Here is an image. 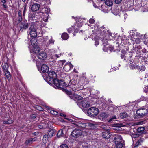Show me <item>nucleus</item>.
<instances>
[{
  "instance_id": "f257e3e1",
  "label": "nucleus",
  "mask_w": 148,
  "mask_h": 148,
  "mask_svg": "<svg viewBox=\"0 0 148 148\" xmlns=\"http://www.w3.org/2000/svg\"><path fill=\"white\" fill-rule=\"evenodd\" d=\"M49 83L54 84L56 88H61V86H68L67 84L64 81L62 80H59L56 78L53 79V81L49 82Z\"/></svg>"
},
{
  "instance_id": "f03ea898",
  "label": "nucleus",
  "mask_w": 148,
  "mask_h": 148,
  "mask_svg": "<svg viewBox=\"0 0 148 148\" xmlns=\"http://www.w3.org/2000/svg\"><path fill=\"white\" fill-rule=\"evenodd\" d=\"M95 34H99V33L103 36V37H106L107 36H111L112 33L108 30H106L105 27L103 26L101 27L100 28L99 30L97 29Z\"/></svg>"
},
{
  "instance_id": "7ed1b4c3",
  "label": "nucleus",
  "mask_w": 148,
  "mask_h": 148,
  "mask_svg": "<svg viewBox=\"0 0 148 148\" xmlns=\"http://www.w3.org/2000/svg\"><path fill=\"white\" fill-rule=\"evenodd\" d=\"M114 141L116 148H122L123 141L121 135H116L114 138Z\"/></svg>"
},
{
  "instance_id": "20e7f679",
  "label": "nucleus",
  "mask_w": 148,
  "mask_h": 148,
  "mask_svg": "<svg viewBox=\"0 0 148 148\" xmlns=\"http://www.w3.org/2000/svg\"><path fill=\"white\" fill-rule=\"evenodd\" d=\"M99 111L97 108L92 107L88 109L87 113L88 115L90 117H94L98 115Z\"/></svg>"
},
{
  "instance_id": "39448f33",
  "label": "nucleus",
  "mask_w": 148,
  "mask_h": 148,
  "mask_svg": "<svg viewBox=\"0 0 148 148\" xmlns=\"http://www.w3.org/2000/svg\"><path fill=\"white\" fill-rule=\"evenodd\" d=\"M19 27L20 30L21 32L25 31L28 28H29L30 25L28 24L26 20H23L19 24Z\"/></svg>"
},
{
  "instance_id": "423d86ee",
  "label": "nucleus",
  "mask_w": 148,
  "mask_h": 148,
  "mask_svg": "<svg viewBox=\"0 0 148 148\" xmlns=\"http://www.w3.org/2000/svg\"><path fill=\"white\" fill-rule=\"evenodd\" d=\"M47 57V54L45 51H41L37 55H36L34 56L35 58L33 59V61H36L38 58L42 60H44L46 59Z\"/></svg>"
},
{
  "instance_id": "0eeeda50",
  "label": "nucleus",
  "mask_w": 148,
  "mask_h": 148,
  "mask_svg": "<svg viewBox=\"0 0 148 148\" xmlns=\"http://www.w3.org/2000/svg\"><path fill=\"white\" fill-rule=\"evenodd\" d=\"M48 77H47V81L49 82L53 81V79H56L57 77V74L55 72L53 71H50L48 73Z\"/></svg>"
},
{
  "instance_id": "6e6552de",
  "label": "nucleus",
  "mask_w": 148,
  "mask_h": 148,
  "mask_svg": "<svg viewBox=\"0 0 148 148\" xmlns=\"http://www.w3.org/2000/svg\"><path fill=\"white\" fill-rule=\"evenodd\" d=\"M77 105L79 107H82L84 108H86L90 106V104L87 99H84L81 102H77Z\"/></svg>"
},
{
  "instance_id": "1a4fd4ad",
  "label": "nucleus",
  "mask_w": 148,
  "mask_h": 148,
  "mask_svg": "<svg viewBox=\"0 0 148 148\" xmlns=\"http://www.w3.org/2000/svg\"><path fill=\"white\" fill-rule=\"evenodd\" d=\"M82 131L79 129H75L73 130L71 133L72 137L77 138L80 136L82 134Z\"/></svg>"
},
{
  "instance_id": "9d476101",
  "label": "nucleus",
  "mask_w": 148,
  "mask_h": 148,
  "mask_svg": "<svg viewBox=\"0 0 148 148\" xmlns=\"http://www.w3.org/2000/svg\"><path fill=\"white\" fill-rule=\"evenodd\" d=\"M148 110L147 109L140 108L136 111V113L138 115L141 117H143L147 114Z\"/></svg>"
},
{
  "instance_id": "9b49d317",
  "label": "nucleus",
  "mask_w": 148,
  "mask_h": 148,
  "mask_svg": "<svg viewBox=\"0 0 148 148\" xmlns=\"http://www.w3.org/2000/svg\"><path fill=\"white\" fill-rule=\"evenodd\" d=\"M30 34L31 37L33 38H36L37 36L36 31L35 28V26L33 24L30 25L29 28Z\"/></svg>"
},
{
  "instance_id": "f8f14e48",
  "label": "nucleus",
  "mask_w": 148,
  "mask_h": 148,
  "mask_svg": "<svg viewBox=\"0 0 148 148\" xmlns=\"http://www.w3.org/2000/svg\"><path fill=\"white\" fill-rule=\"evenodd\" d=\"M40 51V48L38 46L33 47L32 49V51L33 52L32 54V58L33 59L35 58L34 56L36 53H38Z\"/></svg>"
},
{
  "instance_id": "ddd939ff",
  "label": "nucleus",
  "mask_w": 148,
  "mask_h": 148,
  "mask_svg": "<svg viewBox=\"0 0 148 148\" xmlns=\"http://www.w3.org/2000/svg\"><path fill=\"white\" fill-rule=\"evenodd\" d=\"M73 68V65L71 62H69L65 64L63 67L64 69L66 71H69Z\"/></svg>"
},
{
  "instance_id": "4468645a",
  "label": "nucleus",
  "mask_w": 148,
  "mask_h": 148,
  "mask_svg": "<svg viewBox=\"0 0 148 148\" xmlns=\"http://www.w3.org/2000/svg\"><path fill=\"white\" fill-rule=\"evenodd\" d=\"M108 116V114L105 112L100 114L98 116V119L102 121H103Z\"/></svg>"
},
{
  "instance_id": "2eb2a0df",
  "label": "nucleus",
  "mask_w": 148,
  "mask_h": 148,
  "mask_svg": "<svg viewBox=\"0 0 148 148\" xmlns=\"http://www.w3.org/2000/svg\"><path fill=\"white\" fill-rule=\"evenodd\" d=\"M40 5L39 4L35 3L33 4L31 7V9L33 11H36L39 8Z\"/></svg>"
},
{
  "instance_id": "dca6fc26",
  "label": "nucleus",
  "mask_w": 148,
  "mask_h": 148,
  "mask_svg": "<svg viewBox=\"0 0 148 148\" xmlns=\"http://www.w3.org/2000/svg\"><path fill=\"white\" fill-rule=\"evenodd\" d=\"M41 70L42 72L47 73L49 71V68L47 65L43 64L41 66Z\"/></svg>"
},
{
  "instance_id": "f3484780",
  "label": "nucleus",
  "mask_w": 148,
  "mask_h": 148,
  "mask_svg": "<svg viewBox=\"0 0 148 148\" xmlns=\"http://www.w3.org/2000/svg\"><path fill=\"white\" fill-rule=\"evenodd\" d=\"M36 138L29 139L26 140L25 142V143L27 145H29L32 144L33 142L36 141Z\"/></svg>"
},
{
  "instance_id": "a211bd4d",
  "label": "nucleus",
  "mask_w": 148,
  "mask_h": 148,
  "mask_svg": "<svg viewBox=\"0 0 148 148\" xmlns=\"http://www.w3.org/2000/svg\"><path fill=\"white\" fill-rule=\"evenodd\" d=\"M88 125V123H83L81 122H78L77 124V126L78 127L82 128H85Z\"/></svg>"
},
{
  "instance_id": "6ab92c4d",
  "label": "nucleus",
  "mask_w": 148,
  "mask_h": 148,
  "mask_svg": "<svg viewBox=\"0 0 148 148\" xmlns=\"http://www.w3.org/2000/svg\"><path fill=\"white\" fill-rule=\"evenodd\" d=\"M102 136L104 138H109L110 137V134L108 132L105 131L102 132Z\"/></svg>"
},
{
  "instance_id": "aec40b11",
  "label": "nucleus",
  "mask_w": 148,
  "mask_h": 148,
  "mask_svg": "<svg viewBox=\"0 0 148 148\" xmlns=\"http://www.w3.org/2000/svg\"><path fill=\"white\" fill-rule=\"evenodd\" d=\"M110 46H108V45H104L103 48V51L105 52H107L108 50H109L110 51L112 49L113 47H110Z\"/></svg>"
},
{
  "instance_id": "412c9836",
  "label": "nucleus",
  "mask_w": 148,
  "mask_h": 148,
  "mask_svg": "<svg viewBox=\"0 0 148 148\" xmlns=\"http://www.w3.org/2000/svg\"><path fill=\"white\" fill-rule=\"evenodd\" d=\"M31 45L33 47L38 46V42L36 39H32L31 40Z\"/></svg>"
},
{
  "instance_id": "4be33fe9",
  "label": "nucleus",
  "mask_w": 148,
  "mask_h": 148,
  "mask_svg": "<svg viewBox=\"0 0 148 148\" xmlns=\"http://www.w3.org/2000/svg\"><path fill=\"white\" fill-rule=\"evenodd\" d=\"M2 68L4 73L5 72L8 71V65L7 63H5L4 64H2Z\"/></svg>"
},
{
  "instance_id": "5701e85b",
  "label": "nucleus",
  "mask_w": 148,
  "mask_h": 148,
  "mask_svg": "<svg viewBox=\"0 0 148 148\" xmlns=\"http://www.w3.org/2000/svg\"><path fill=\"white\" fill-rule=\"evenodd\" d=\"M64 135L63 130L62 129H60L58 132L57 134V136L58 138H60L63 136Z\"/></svg>"
},
{
  "instance_id": "b1692460",
  "label": "nucleus",
  "mask_w": 148,
  "mask_h": 148,
  "mask_svg": "<svg viewBox=\"0 0 148 148\" xmlns=\"http://www.w3.org/2000/svg\"><path fill=\"white\" fill-rule=\"evenodd\" d=\"M56 130L54 129L50 130L48 132V135L49 138H51L55 134Z\"/></svg>"
},
{
  "instance_id": "393cba45",
  "label": "nucleus",
  "mask_w": 148,
  "mask_h": 148,
  "mask_svg": "<svg viewBox=\"0 0 148 148\" xmlns=\"http://www.w3.org/2000/svg\"><path fill=\"white\" fill-rule=\"evenodd\" d=\"M101 10L102 11L105 13H108L110 11L108 8L105 5H102Z\"/></svg>"
},
{
  "instance_id": "a878e982",
  "label": "nucleus",
  "mask_w": 148,
  "mask_h": 148,
  "mask_svg": "<svg viewBox=\"0 0 148 148\" xmlns=\"http://www.w3.org/2000/svg\"><path fill=\"white\" fill-rule=\"evenodd\" d=\"M105 4L108 6H111L113 5V2L111 0H106L105 1Z\"/></svg>"
},
{
  "instance_id": "bb28decb",
  "label": "nucleus",
  "mask_w": 148,
  "mask_h": 148,
  "mask_svg": "<svg viewBox=\"0 0 148 148\" xmlns=\"http://www.w3.org/2000/svg\"><path fill=\"white\" fill-rule=\"evenodd\" d=\"M5 75L8 80L9 81L11 78V75L10 72L7 71L5 72Z\"/></svg>"
},
{
  "instance_id": "cd10ccee",
  "label": "nucleus",
  "mask_w": 148,
  "mask_h": 148,
  "mask_svg": "<svg viewBox=\"0 0 148 148\" xmlns=\"http://www.w3.org/2000/svg\"><path fill=\"white\" fill-rule=\"evenodd\" d=\"M61 37L62 39L66 40L68 39V35L67 33H64L62 34Z\"/></svg>"
},
{
  "instance_id": "c85d7f7f",
  "label": "nucleus",
  "mask_w": 148,
  "mask_h": 148,
  "mask_svg": "<svg viewBox=\"0 0 148 148\" xmlns=\"http://www.w3.org/2000/svg\"><path fill=\"white\" fill-rule=\"evenodd\" d=\"M29 17L30 19H31L32 20H36V19L35 18L36 17V16L34 13L29 14Z\"/></svg>"
},
{
  "instance_id": "c756f323",
  "label": "nucleus",
  "mask_w": 148,
  "mask_h": 148,
  "mask_svg": "<svg viewBox=\"0 0 148 148\" xmlns=\"http://www.w3.org/2000/svg\"><path fill=\"white\" fill-rule=\"evenodd\" d=\"M74 96L75 98L78 100H82L83 98L81 96L79 95H78L76 93H75L74 95Z\"/></svg>"
},
{
  "instance_id": "7c9ffc66",
  "label": "nucleus",
  "mask_w": 148,
  "mask_h": 148,
  "mask_svg": "<svg viewBox=\"0 0 148 148\" xmlns=\"http://www.w3.org/2000/svg\"><path fill=\"white\" fill-rule=\"evenodd\" d=\"M54 42L55 40L53 39L52 37L51 36L50 38L49 39V41L47 43V44L49 45H53L54 44Z\"/></svg>"
},
{
  "instance_id": "2f4dec72",
  "label": "nucleus",
  "mask_w": 148,
  "mask_h": 148,
  "mask_svg": "<svg viewBox=\"0 0 148 148\" xmlns=\"http://www.w3.org/2000/svg\"><path fill=\"white\" fill-rule=\"evenodd\" d=\"M112 12L113 14L115 15H117L119 13V9L117 8H116L113 10Z\"/></svg>"
},
{
  "instance_id": "473e14b6",
  "label": "nucleus",
  "mask_w": 148,
  "mask_h": 148,
  "mask_svg": "<svg viewBox=\"0 0 148 148\" xmlns=\"http://www.w3.org/2000/svg\"><path fill=\"white\" fill-rule=\"evenodd\" d=\"M13 121L11 119H8L7 121H4L3 122V123L4 124H11L12 123Z\"/></svg>"
},
{
  "instance_id": "72a5a7b5",
  "label": "nucleus",
  "mask_w": 148,
  "mask_h": 148,
  "mask_svg": "<svg viewBox=\"0 0 148 148\" xmlns=\"http://www.w3.org/2000/svg\"><path fill=\"white\" fill-rule=\"evenodd\" d=\"M65 62L66 61L64 60L59 61L58 62V64L59 65L60 67H62Z\"/></svg>"
},
{
  "instance_id": "f704fd0d",
  "label": "nucleus",
  "mask_w": 148,
  "mask_h": 148,
  "mask_svg": "<svg viewBox=\"0 0 148 148\" xmlns=\"http://www.w3.org/2000/svg\"><path fill=\"white\" fill-rule=\"evenodd\" d=\"M128 116V115L125 112H123L122 113L120 114V117L121 118L123 119L125 118H126V117Z\"/></svg>"
},
{
  "instance_id": "c9c22d12",
  "label": "nucleus",
  "mask_w": 148,
  "mask_h": 148,
  "mask_svg": "<svg viewBox=\"0 0 148 148\" xmlns=\"http://www.w3.org/2000/svg\"><path fill=\"white\" fill-rule=\"evenodd\" d=\"M145 128L143 127H139L137 129V131L139 133L142 132L145 130Z\"/></svg>"
},
{
  "instance_id": "e433bc0d",
  "label": "nucleus",
  "mask_w": 148,
  "mask_h": 148,
  "mask_svg": "<svg viewBox=\"0 0 148 148\" xmlns=\"http://www.w3.org/2000/svg\"><path fill=\"white\" fill-rule=\"evenodd\" d=\"M49 139V136L47 134H45L43 136V141H47Z\"/></svg>"
},
{
  "instance_id": "4c0bfd02",
  "label": "nucleus",
  "mask_w": 148,
  "mask_h": 148,
  "mask_svg": "<svg viewBox=\"0 0 148 148\" xmlns=\"http://www.w3.org/2000/svg\"><path fill=\"white\" fill-rule=\"evenodd\" d=\"M1 2L3 4V7L5 8H8L7 6L6 5L4 4L6 2V0H1Z\"/></svg>"
},
{
  "instance_id": "58836bf2",
  "label": "nucleus",
  "mask_w": 148,
  "mask_h": 148,
  "mask_svg": "<svg viewBox=\"0 0 148 148\" xmlns=\"http://www.w3.org/2000/svg\"><path fill=\"white\" fill-rule=\"evenodd\" d=\"M141 142V141L140 140L137 141L135 144V145L134 147V148L138 147V145H140Z\"/></svg>"
},
{
  "instance_id": "ea45409f",
  "label": "nucleus",
  "mask_w": 148,
  "mask_h": 148,
  "mask_svg": "<svg viewBox=\"0 0 148 148\" xmlns=\"http://www.w3.org/2000/svg\"><path fill=\"white\" fill-rule=\"evenodd\" d=\"M51 114L53 115H57L58 114V112L53 110H51L50 111Z\"/></svg>"
},
{
  "instance_id": "a19ab883",
  "label": "nucleus",
  "mask_w": 148,
  "mask_h": 148,
  "mask_svg": "<svg viewBox=\"0 0 148 148\" xmlns=\"http://www.w3.org/2000/svg\"><path fill=\"white\" fill-rule=\"evenodd\" d=\"M71 84L73 85H75L77 83L76 81L74 79H72L70 81Z\"/></svg>"
},
{
  "instance_id": "79ce46f5",
  "label": "nucleus",
  "mask_w": 148,
  "mask_h": 148,
  "mask_svg": "<svg viewBox=\"0 0 148 148\" xmlns=\"http://www.w3.org/2000/svg\"><path fill=\"white\" fill-rule=\"evenodd\" d=\"M60 148H68V147L66 144H63L60 146Z\"/></svg>"
},
{
  "instance_id": "37998d69",
  "label": "nucleus",
  "mask_w": 148,
  "mask_h": 148,
  "mask_svg": "<svg viewBox=\"0 0 148 148\" xmlns=\"http://www.w3.org/2000/svg\"><path fill=\"white\" fill-rule=\"evenodd\" d=\"M88 143H84L82 145V148H87L88 147Z\"/></svg>"
},
{
  "instance_id": "c03bdc74",
  "label": "nucleus",
  "mask_w": 148,
  "mask_h": 148,
  "mask_svg": "<svg viewBox=\"0 0 148 148\" xmlns=\"http://www.w3.org/2000/svg\"><path fill=\"white\" fill-rule=\"evenodd\" d=\"M134 41L136 43L139 44L140 42V39L139 38H135Z\"/></svg>"
},
{
  "instance_id": "a18cd8bd",
  "label": "nucleus",
  "mask_w": 148,
  "mask_h": 148,
  "mask_svg": "<svg viewBox=\"0 0 148 148\" xmlns=\"http://www.w3.org/2000/svg\"><path fill=\"white\" fill-rule=\"evenodd\" d=\"M136 65L134 64H132L130 65V67L132 69H135Z\"/></svg>"
},
{
  "instance_id": "49530a36",
  "label": "nucleus",
  "mask_w": 148,
  "mask_h": 148,
  "mask_svg": "<svg viewBox=\"0 0 148 148\" xmlns=\"http://www.w3.org/2000/svg\"><path fill=\"white\" fill-rule=\"evenodd\" d=\"M22 17H18L17 18L18 23H21L23 21Z\"/></svg>"
},
{
  "instance_id": "de8ad7c7",
  "label": "nucleus",
  "mask_w": 148,
  "mask_h": 148,
  "mask_svg": "<svg viewBox=\"0 0 148 148\" xmlns=\"http://www.w3.org/2000/svg\"><path fill=\"white\" fill-rule=\"evenodd\" d=\"M122 0H115L114 2L116 4H119L121 2Z\"/></svg>"
},
{
  "instance_id": "09e8293b",
  "label": "nucleus",
  "mask_w": 148,
  "mask_h": 148,
  "mask_svg": "<svg viewBox=\"0 0 148 148\" xmlns=\"http://www.w3.org/2000/svg\"><path fill=\"white\" fill-rule=\"evenodd\" d=\"M18 17H22V11L19 10L18 12Z\"/></svg>"
},
{
  "instance_id": "8fccbe9b",
  "label": "nucleus",
  "mask_w": 148,
  "mask_h": 148,
  "mask_svg": "<svg viewBox=\"0 0 148 148\" xmlns=\"http://www.w3.org/2000/svg\"><path fill=\"white\" fill-rule=\"evenodd\" d=\"M148 87L146 86L144 88V91L146 93L148 92Z\"/></svg>"
},
{
  "instance_id": "3c124183",
  "label": "nucleus",
  "mask_w": 148,
  "mask_h": 148,
  "mask_svg": "<svg viewBox=\"0 0 148 148\" xmlns=\"http://www.w3.org/2000/svg\"><path fill=\"white\" fill-rule=\"evenodd\" d=\"M95 22V20L94 19L91 18L89 20V22L90 23H93Z\"/></svg>"
},
{
  "instance_id": "603ef678",
  "label": "nucleus",
  "mask_w": 148,
  "mask_h": 148,
  "mask_svg": "<svg viewBox=\"0 0 148 148\" xmlns=\"http://www.w3.org/2000/svg\"><path fill=\"white\" fill-rule=\"evenodd\" d=\"M68 31L69 33H70L72 31H73V29L72 28H71L69 29H68Z\"/></svg>"
},
{
  "instance_id": "864d4df0",
  "label": "nucleus",
  "mask_w": 148,
  "mask_h": 148,
  "mask_svg": "<svg viewBox=\"0 0 148 148\" xmlns=\"http://www.w3.org/2000/svg\"><path fill=\"white\" fill-rule=\"evenodd\" d=\"M26 10V7L25 6L24 9V10L23 11V14L24 16L25 13V12Z\"/></svg>"
},
{
  "instance_id": "5fc2aeb1",
  "label": "nucleus",
  "mask_w": 148,
  "mask_h": 148,
  "mask_svg": "<svg viewBox=\"0 0 148 148\" xmlns=\"http://www.w3.org/2000/svg\"><path fill=\"white\" fill-rule=\"evenodd\" d=\"M37 108H38V109L39 110L42 111V110H43V108H42L40 106H38Z\"/></svg>"
},
{
  "instance_id": "6e6d98bb",
  "label": "nucleus",
  "mask_w": 148,
  "mask_h": 148,
  "mask_svg": "<svg viewBox=\"0 0 148 148\" xmlns=\"http://www.w3.org/2000/svg\"><path fill=\"white\" fill-rule=\"evenodd\" d=\"M145 67L144 66H143L141 67L140 69V71L142 70V71H144L145 70Z\"/></svg>"
},
{
  "instance_id": "4d7b16f0",
  "label": "nucleus",
  "mask_w": 148,
  "mask_h": 148,
  "mask_svg": "<svg viewBox=\"0 0 148 148\" xmlns=\"http://www.w3.org/2000/svg\"><path fill=\"white\" fill-rule=\"evenodd\" d=\"M36 115L35 114H33V115H32L31 116V118L32 119H34L35 118H36Z\"/></svg>"
},
{
  "instance_id": "13d9d810",
  "label": "nucleus",
  "mask_w": 148,
  "mask_h": 148,
  "mask_svg": "<svg viewBox=\"0 0 148 148\" xmlns=\"http://www.w3.org/2000/svg\"><path fill=\"white\" fill-rule=\"evenodd\" d=\"M84 80L86 81V83H85V84H87L89 82V80H88V79H87V78H85L84 79Z\"/></svg>"
},
{
  "instance_id": "bf43d9fd",
  "label": "nucleus",
  "mask_w": 148,
  "mask_h": 148,
  "mask_svg": "<svg viewBox=\"0 0 148 148\" xmlns=\"http://www.w3.org/2000/svg\"><path fill=\"white\" fill-rule=\"evenodd\" d=\"M94 40H95V44L96 45H97L99 44V42L98 41H96L95 39H94Z\"/></svg>"
},
{
  "instance_id": "052dcab7",
  "label": "nucleus",
  "mask_w": 148,
  "mask_h": 148,
  "mask_svg": "<svg viewBox=\"0 0 148 148\" xmlns=\"http://www.w3.org/2000/svg\"><path fill=\"white\" fill-rule=\"evenodd\" d=\"M93 6L95 8H98V6L94 2H93Z\"/></svg>"
},
{
  "instance_id": "680f3d73",
  "label": "nucleus",
  "mask_w": 148,
  "mask_h": 148,
  "mask_svg": "<svg viewBox=\"0 0 148 148\" xmlns=\"http://www.w3.org/2000/svg\"><path fill=\"white\" fill-rule=\"evenodd\" d=\"M135 69H137L138 70L140 69V67L138 65H136Z\"/></svg>"
},
{
  "instance_id": "e2e57ef3",
  "label": "nucleus",
  "mask_w": 148,
  "mask_h": 148,
  "mask_svg": "<svg viewBox=\"0 0 148 148\" xmlns=\"http://www.w3.org/2000/svg\"><path fill=\"white\" fill-rule=\"evenodd\" d=\"M46 19H45V18H44V21H45V22H46L47 20H48V18L47 17H46Z\"/></svg>"
},
{
  "instance_id": "0e129e2a",
  "label": "nucleus",
  "mask_w": 148,
  "mask_h": 148,
  "mask_svg": "<svg viewBox=\"0 0 148 148\" xmlns=\"http://www.w3.org/2000/svg\"><path fill=\"white\" fill-rule=\"evenodd\" d=\"M115 119V118H111L109 120V122H110L112 121V120L113 119Z\"/></svg>"
},
{
  "instance_id": "69168bd1",
  "label": "nucleus",
  "mask_w": 148,
  "mask_h": 148,
  "mask_svg": "<svg viewBox=\"0 0 148 148\" xmlns=\"http://www.w3.org/2000/svg\"><path fill=\"white\" fill-rule=\"evenodd\" d=\"M139 35H140V33H137L136 34V36H138V37Z\"/></svg>"
},
{
  "instance_id": "338daca9",
  "label": "nucleus",
  "mask_w": 148,
  "mask_h": 148,
  "mask_svg": "<svg viewBox=\"0 0 148 148\" xmlns=\"http://www.w3.org/2000/svg\"><path fill=\"white\" fill-rule=\"evenodd\" d=\"M143 121H142L139 122V123H140V124L142 125L143 123Z\"/></svg>"
},
{
  "instance_id": "774afa93",
  "label": "nucleus",
  "mask_w": 148,
  "mask_h": 148,
  "mask_svg": "<svg viewBox=\"0 0 148 148\" xmlns=\"http://www.w3.org/2000/svg\"><path fill=\"white\" fill-rule=\"evenodd\" d=\"M60 115L61 116H64V114H62V113H61V114H60Z\"/></svg>"
}]
</instances>
